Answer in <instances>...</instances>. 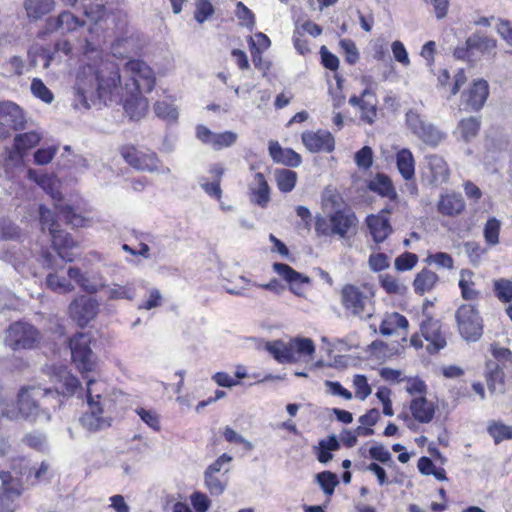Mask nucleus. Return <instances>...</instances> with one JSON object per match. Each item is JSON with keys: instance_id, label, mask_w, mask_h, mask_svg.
Returning <instances> with one entry per match:
<instances>
[{"instance_id": "1", "label": "nucleus", "mask_w": 512, "mask_h": 512, "mask_svg": "<svg viewBox=\"0 0 512 512\" xmlns=\"http://www.w3.org/2000/svg\"><path fill=\"white\" fill-rule=\"evenodd\" d=\"M59 388L51 390L40 386L22 388L18 393L17 407L6 398H0V416L9 420L22 417L29 421L51 418V411L60 408Z\"/></svg>"}, {"instance_id": "2", "label": "nucleus", "mask_w": 512, "mask_h": 512, "mask_svg": "<svg viewBox=\"0 0 512 512\" xmlns=\"http://www.w3.org/2000/svg\"><path fill=\"white\" fill-rule=\"evenodd\" d=\"M121 82L119 69L114 63L103 64L100 70L92 65L84 66L77 74L74 86L73 106L89 109L96 98L106 101Z\"/></svg>"}, {"instance_id": "3", "label": "nucleus", "mask_w": 512, "mask_h": 512, "mask_svg": "<svg viewBox=\"0 0 512 512\" xmlns=\"http://www.w3.org/2000/svg\"><path fill=\"white\" fill-rule=\"evenodd\" d=\"M85 16L92 22L89 33L99 38L102 34L112 36L122 32L127 24L126 16L118 12H107L105 6L100 3L84 4Z\"/></svg>"}, {"instance_id": "4", "label": "nucleus", "mask_w": 512, "mask_h": 512, "mask_svg": "<svg viewBox=\"0 0 512 512\" xmlns=\"http://www.w3.org/2000/svg\"><path fill=\"white\" fill-rule=\"evenodd\" d=\"M49 234L55 253L51 252L49 249H42L37 261H39L44 268L56 271L62 269L64 263L73 261V254L69 250L76 247L77 243L69 233L61 230L60 226L51 229Z\"/></svg>"}, {"instance_id": "5", "label": "nucleus", "mask_w": 512, "mask_h": 512, "mask_svg": "<svg viewBox=\"0 0 512 512\" xmlns=\"http://www.w3.org/2000/svg\"><path fill=\"white\" fill-rule=\"evenodd\" d=\"M266 350L279 363H294L310 358L315 353V344L310 338L295 337L267 342Z\"/></svg>"}, {"instance_id": "6", "label": "nucleus", "mask_w": 512, "mask_h": 512, "mask_svg": "<svg viewBox=\"0 0 512 512\" xmlns=\"http://www.w3.org/2000/svg\"><path fill=\"white\" fill-rule=\"evenodd\" d=\"M122 73L126 78V91L149 93L153 90L156 77L154 71L142 60H129L125 63Z\"/></svg>"}, {"instance_id": "7", "label": "nucleus", "mask_w": 512, "mask_h": 512, "mask_svg": "<svg viewBox=\"0 0 512 512\" xmlns=\"http://www.w3.org/2000/svg\"><path fill=\"white\" fill-rule=\"evenodd\" d=\"M41 334L33 325L17 321L9 325L5 332L4 343L10 349L30 350L38 346Z\"/></svg>"}, {"instance_id": "8", "label": "nucleus", "mask_w": 512, "mask_h": 512, "mask_svg": "<svg viewBox=\"0 0 512 512\" xmlns=\"http://www.w3.org/2000/svg\"><path fill=\"white\" fill-rule=\"evenodd\" d=\"M334 212L329 217L328 229L331 235L346 238L351 229L356 228L358 219L350 207H348L339 195L329 199Z\"/></svg>"}, {"instance_id": "9", "label": "nucleus", "mask_w": 512, "mask_h": 512, "mask_svg": "<svg viewBox=\"0 0 512 512\" xmlns=\"http://www.w3.org/2000/svg\"><path fill=\"white\" fill-rule=\"evenodd\" d=\"M342 303L345 309L361 320L370 319L374 314V305L371 297L354 285H346L341 292Z\"/></svg>"}, {"instance_id": "10", "label": "nucleus", "mask_w": 512, "mask_h": 512, "mask_svg": "<svg viewBox=\"0 0 512 512\" xmlns=\"http://www.w3.org/2000/svg\"><path fill=\"white\" fill-rule=\"evenodd\" d=\"M455 319L460 335L467 341H477L483 333V321L477 308L472 304L458 307Z\"/></svg>"}, {"instance_id": "11", "label": "nucleus", "mask_w": 512, "mask_h": 512, "mask_svg": "<svg viewBox=\"0 0 512 512\" xmlns=\"http://www.w3.org/2000/svg\"><path fill=\"white\" fill-rule=\"evenodd\" d=\"M69 347L74 363L82 375L95 370L96 361L90 348V336L84 333H78L69 341Z\"/></svg>"}, {"instance_id": "12", "label": "nucleus", "mask_w": 512, "mask_h": 512, "mask_svg": "<svg viewBox=\"0 0 512 512\" xmlns=\"http://www.w3.org/2000/svg\"><path fill=\"white\" fill-rule=\"evenodd\" d=\"M406 123L414 135L430 146H437L443 138V134L416 111L406 113Z\"/></svg>"}, {"instance_id": "13", "label": "nucleus", "mask_w": 512, "mask_h": 512, "mask_svg": "<svg viewBox=\"0 0 512 512\" xmlns=\"http://www.w3.org/2000/svg\"><path fill=\"white\" fill-rule=\"evenodd\" d=\"M21 493L19 479L12 477L9 472L0 470V512H14L16 500Z\"/></svg>"}, {"instance_id": "14", "label": "nucleus", "mask_w": 512, "mask_h": 512, "mask_svg": "<svg viewBox=\"0 0 512 512\" xmlns=\"http://www.w3.org/2000/svg\"><path fill=\"white\" fill-rule=\"evenodd\" d=\"M121 155L130 166L137 170L158 171L160 160L154 152L141 151L134 146H124L121 148Z\"/></svg>"}, {"instance_id": "15", "label": "nucleus", "mask_w": 512, "mask_h": 512, "mask_svg": "<svg viewBox=\"0 0 512 512\" xmlns=\"http://www.w3.org/2000/svg\"><path fill=\"white\" fill-rule=\"evenodd\" d=\"M99 303L96 299L80 296L74 299L69 305L70 316L79 326H86L98 314Z\"/></svg>"}, {"instance_id": "16", "label": "nucleus", "mask_w": 512, "mask_h": 512, "mask_svg": "<svg viewBox=\"0 0 512 512\" xmlns=\"http://www.w3.org/2000/svg\"><path fill=\"white\" fill-rule=\"evenodd\" d=\"M85 21L75 16L70 11H63L56 17H49L45 22V30L48 33L65 34L76 31L78 28L83 27Z\"/></svg>"}, {"instance_id": "17", "label": "nucleus", "mask_w": 512, "mask_h": 512, "mask_svg": "<svg viewBox=\"0 0 512 512\" xmlns=\"http://www.w3.org/2000/svg\"><path fill=\"white\" fill-rule=\"evenodd\" d=\"M25 117L22 109L13 102L0 103V130L24 128Z\"/></svg>"}, {"instance_id": "18", "label": "nucleus", "mask_w": 512, "mask_h": 512, "mask_svg": "<svg viewBox=\"0 0 512 512\" xmlns=\"http://www.w3.org/2000/svg\"><path fill=\"white\" fill-rule=\"evenodd\" d=\"M273 270L289 284L292 293L297 296L303 295L304 287L309 284L308 277L297 272L291 266L285 263H274Z\"/></svg>"}, {"instance_id": "19", "label": "nucleus", "mask_w": 512, "mask_h": 512, "mask_svg": "<svg viewBox=\"0 0 512 512\" xmlns=\"http://www.w3.org/2000/svg\"><path fill=\"white\" fill-rule=\"evenodd\" d=\"M89 410L84 413L80 418V423L83 428L90 432H97L110 427L111 419L102 416L104 407L99 404L88 405Z\"/></svg>"}, {"instance_id": "20", "label": "nucleus", "mask_w": 512, "mask_h": 512, "mask_svg": "<svg viewBox=\"0 0 512 512\" xmlns=\"http://www.w3.org/2000/svg\"><path fill=\"white\" fill-rule=\"evenodd\" d=\"M425 175L433 185L446 182L449 178V168L446 161L438 155L425 157Z\"/></svg>"}, {"instance_id": "21", "label": "nucleus", "mask_w": 512, "mask_h": 512, "mask_svg": "<svg viewBox=\"0 0 512 512\" xmlns=\"http://www.w3.org/2000/svg\"><path fill=\"white\" fill-rule=\"evenodd\" d=\"M421 332L426 341L429 342L427 347L429 352H438L446 346V339L441 332V325L438 320L428 318L422 321Z\"/></svg>"}, {"instance_id": "22", "label": "nucleus", "mask_w": 512, "mask_h": 512, "mask_svg": "<svg viewBox=\"0 0 512 512\" xmlns=\"http://www.w3.org/2000/svg\"><path fill=\"white\" fill-rule=\"evenodd\" d=\"M54 388H50L51 390H56L59 388V399L62 401L61 396L70 397L75 394L77 389L80 387L79 380L72 375L66 367H59L55 369L54 372Z\"/></svg>"}, {"instance_id": "23", "label": "nucleus", "mask_w": 512, "mask_h": 512, "mask_svg": "<svg viewBox=\"0 0 512 512\" xmlns=\"http://www.w3.org/2000/svg\"><path fill=\"white\" fill-rule=\"evenodd\" d=\"M251 203L266 208L270 202V187L263 173L254 174L253 181L249 184Z\"/></svg>"}, {"instance_id": "24", "label": "nucleus", "mask_w": 512, "mask_h": 512, "mask_svg": "<svg viewBox=\"0 0 512 512\" xmlns=\"http://www.w3.org/2000/svg\"><path fill=\"white\" fill-rule=\"evenodd\" d=\"M41 140L36 132H27L17 134L14 138L13 148L9 151V159L12 161H22L25 152L35 147Z\"/></svg>"}, {"instance_id": "25", "label": "nucleus", "mask_w": 512, "mask_h": 512, "mask_svg": "<svg viewBox=\"0 0 512 512\" xmlns=\"http://www.w3.org/2000/svg\"><path fill=\"white\" fill-rule=\"evenodd\" d=\"M489 94L488 83L485 80H477L472 87L463 94L466 106L472 110H480Z\"/></svg>"}, {"instance_id": "26", "label": "nucleus", "mask_w": 512, "mask_h": 512, "mask_svg": "<svg viewBox=\"0 0 512 512\" xmlns=\"http://www.w3.org/2000/svg\"><path fill=\"white\" fill-rule=\"evenodd\" d=\"M123 101L124 109L131 119L138 120L147 112L148 101L143 97V93L126 91Z\"/></svg>"}, {"instance_id": "27", "label": "nucleus", "mask_w": 512, "mask_h": 512, "mask_svg": "<svg viewBox=\"0 0 512 512\" xmlns=\"http://www.w3.org/2000/svg\"><path fill=\"white\" fill-rule=\"evenodd\" d=\"M269 154L272 159L290 167H298L301 164V156L290 148H282L278 142L270 141Z\"/></svg>"}, {"instance_id": "28", "label": "nucleus", "mask_w": 512, "mask_h": 512, "mask_svg": "<svg viewBox=\"0 0 512 512\" xmlns=\"http://www.w3.org/2000/svg\"><path fill=\"white\" fill-rule=\"evenodd\" d=\"M410 411L415 420L420 423H430L435 414V405L425 397L420 396L411 400Z\"/></svg>"}, {"instance_id": "29", "label": "nucleus", "mask_w": 512, "mask_h": 512, "mask_svg": "<svg viewBox=\"0 0 512 512\" xmlns=\"http://www.w3.org/2000/svg\"><path fill=\"white\" fill-rule=\"evenodd\" d=\"M465 208V202L460 194L451 193L441 195L437 209L444 216H456L462 213Z\"/></svg>"}, {"instance_id": "30", "label": "nucleus", "mask_w": 512, "mask_h": 512, "mask_svg": "<svg viewBox=\"0 0 512 512\" xmlns=\"http://www.w3.org/2000/svg\"><path fill=\"white\" fill-rule=\"evenodd\" d=\"M87 384V404H99L105 406L107 402L106 394L108 385L102 380L89 378L87 374L83 375Z\"/></svg>"}, {"instance_id": "31", "label": "nucleus", "mask_w": 512, "mask_h": 512, "mask_svg": "<svg viewBox=\"0 0 512 512\" xmlns=\"http://www.w3.org/2000/svg\"><path fill=\"white\" fill-rule=\"evenodd\" d=\"M486 382L491 393L505 392L504 372L498 363L489 361L486 364Z\"/></svg>"}, {"instance_id": "32", "label": "nucleus", "mask_w": 512, "mask_h": 512, "mask_svg": "<svg viewBox=\"0 0 512 512\" xmlns=\"http://www.w3.org/2000/svg\"><path fill=\"white\" fill-rule=\"evenodd\" d=\"M366 221L370 233L376 243L383 242L392 232L389 220L384 217L370 215L367 217Z\"/></svg>"}, {"instance_id": "33", "label": "nucleus", "mask_w": 512, "mask_h": 512, "mask_svg": "<svg viewBox=\"0 0 512 512\" xmlns=\"http://www.w3.org/2000/svg\"><path fill=\"white\" fill-rule=\"evenodd\" d=\"M409 326L408 320L405 316L393 312L387 314L379 327V332L383 336H391L397 332V330H406Z\"/></svg>"}, {"instance_id": "34", "label": "nucleus", "mask_w": 512, "mask_h": 512, "mask_svg": "<svg viewBox=\"0 0 512 512\" xmlns=\"http://www.w3.org/2000/svg\"><path fill=\"white\" fill-rule=\"evenodd\" d=\"M24 8L30 20L37 21L55 8L54 0H25Z\"/></svg>"}, {"instance_id": "35", "label": "nucleus", "mask_w": 512, "mask_h": 512, "mask_svg": "<svg viewBox=\"0 0 512 512\" xmlns=\"http://www.w3.org/2000/svg\"><path fill=\"white\" fill-rule=\"evenodd\" d=\"M466 44L471 49L473 55L475 52L484 55L489 54L496 48L497 41L492 37L473 33L467 38Z\"/></svg>"}, {"instance_id": "36", "label": "nucleus", "mask_w": 512, "mask_h": 512, "mask_svg": "<svg viewBox=\"0 0 512 512\" xmlns=\"http://www.w3.org/2000/svg\"><path fill=\"white\" fill-rule=\"evenodd\" d=\"M359 109L362 120L369 124L374 123L377 116V99L375 93L369 87L362 92V103Z\"/></svg>"}, {"instance_id": "37", "label": "nucleus", "mask_w": 512, "mask_h": 512, "mask_svg": "<svg viewBox=\"0 0 512 512\" xmlns=\"http://www.w3.org/2000/svg\"><path fill=\"white\" fill-rule=\"evenodd\" d=\"M438 281L439 277L435 272L424 268L416 275L414 279V291L419 295H423L432 291Z\"/></svg>"}, {"instance_id": "38", "label": "nucleus", "mask_w": 512, "mask_h": 512, "mask_svg": "<svg viewBox=\"0 0 512 512\" xmlns=\"http://www.w3.org/2000/svg\"><path fill=\"white\" fill-rule=\"evenodd\" d=\"M109 300H128L132 301L136 296V290L133 283L120 285L113 283L111 285H102Z\"/></svg>"}, {"instance_id": "39", "label": "nucleus", "mask_w": 512, "mask_h": 512, "mask_svg": "<svg viewBox=\"0 0 512 512\" xmlns=\"http://www.w3.org/2000/svg\"><path fill=\"white\" fill-rule=\"evenodd\" d=\"M396 164L399 173L406 181L414 179L415 162L412 153L408 149H401L397 152Z\"/></svg>"}, {"instance_id": "40", "label": "nucleus", "mask_w": 512, "mask_h": 512, "mask_svg": "<svg viewBox=\"0 0 512 512\" xmlns=\"http://www.w3.org/2000/svg\"><path fill=\"white\" fill-rule=\"evenodd\" d=\"M474 273L469 269H462L460 271L459 288L461 296L464 300L473 301L477 300L480 296L479 291L475 289L473 281Z\"/></svg>"}, {"instance_id": "41", "label": "nucleus", "mask_w": 512, "mask_h": 512, "mask_svg": "<svg viewBox=\"0 0 512 512\" xmlns=\"http://www.w3.org/2000/svg\"><path fill=\"white\" fill-rule=\"evenodd\" d=\"M370 189L383 197H387L390 201L398 199L397 192L390 178L384 174H378L370 183Z\"/></svg>"}, {"instance_id": "42", "label": "nucleus", "mask_w": 512, "mask_h": 512, "mask_svg": "<svg viewBox=\"0 0 512 512\" xmlns=\"http://www.w3.org/2000/svg\"><path fill=\"white\" fill-rule=\"evenodd\" d=\"M229 469H225L221 475L211 474L204 472V483L211 495H221L228 484V473Z\"/></svg>"}, {"instance_id": "43", "label": "nucleus", "mask_w": 512, "mask_h": 512, "mask_svg": "<svg viewBox=\"0 0 512 512\" xmlns=\"http://www.w3.org/2000/svg\"><path fill=\"white\" fill-rule=\"evenodd\" d=\"M156 116L167 123H175L178 120L179 112L177 106L170 101L160 100L154 104Z\"/></svg>"}, {"instance_id": "44", "label": "nucleus", "mask_w": 512, "mask_h": 512, "mask_svg": "<svg viewBox=\"0 0 512 512\" xmlns=\"http://www.w3.org/2000/svg\"><path fill=\"white\" fill-rule=\"evenodd\" d=\"M57 216L63 220L66 224L72 227H81L84 224V218L76 213L73 208L69 205L61 203L55 204Z\"/></svg>"}, {"instance_id": "45", "label": "nucleus", "mask_w": 512, "mask_h": 512, "mask_svg": "<svg viewBox=\"0 0 512 512\" xmlns=\"http://www.w3.org/2000/svg\"><path fill=\"white\" fill-rule=\"evenodd\" d=\"M480 124L481 122L478 117L462 119L457 126V132L464 141L468 142L476 137L480 129Z\"/></svg>"}, {"instance_id": "46", "label": "nucleus", "mask_w": 512, "mask_h": 512, "mask_svg": "<svg viewBox=\"0 0 512 512\" xmlns=\"http://www.w3.org/2000/svg\"><path fill=\"white\" fill-rule=\"evenodd\" d=\"M278 189L283 193L292 191L297 182L296 172L289 169H279L275 172Z\"/></svg>"}, {"instance_id": "47", "label": "nucleus", "mask_w": 512, "mask_h": 512, "mask_svg": "<svg viewBox=\"0 0 512 512\" xmlns=\"http://www.w3.org/2000/svg\"><path fill=\"white\" fill-rule=\"evenodd\" d=\"M67 274L69 279L75 281L85 292L93 294L98 291V285L83 274L79 268L69 267Z\"/></svg>"}, {"instance_id": "48", "label": "nucleus", "mask_w": 512, "mask_h": 512, "mask_svg": "<svg viewBox=\"0 0 512 512\" xmlns=\"http://www.w3.org/2000/svg\"><path fill=\"white\" fill-rule=\"evenodd\" d=\"M46 285L49 289L59 294L70 293L74 290V285L69 280L56 273H49L47 275Z\"/></svg>"}, {"instance_id": "49", "label": "nucleus", "mask_w": 512, "mask_h": 512, "mask_svg": "<svg viewBox=\"0 0 512 512\" xmlns=\"http://www.w3.org/2000/svg\"><path fill=\"white\" fill-rule=\"evenodd\" d=\"M493 290L499 301L508 303L512 301V281L505 278L496 279Z\"/></svg>"}, {"instance_id": "50", "label": "nucleus", "mask_w": 512, "mask_h": 512, "mask_svg": "<svg viewBox=\"0 0 512 512\" xmlns=\"http://www.w3.org/2000/svg\"><path fill=\"white\" fill-rule=\"evenodd\" d=\"M235 15L239 20V24L241 26L247 27L250 31H252L255 27V15L254 13L241 1L237 2Z\"/></svg>"}, {"instance_id": "51", "label": "nucleus", "mask_w": 512, "mask_h": 512, "mask_svg": "<svg viewBox=\"0 0 512 512\" xmlns=\"http://www.w3.org/2000/svg\"><path fill=\"white\" fill-rule=\"evenodd\" d=\"M28 57L31 66H37V60L39 58L43 62V67L48 68L53 59V54L43 47L36 46L28 51Z\"/></svg>"}, {"instance_id": "52", "label": "nucleus", "mask_w": 512, "mask_h": 512, "mask_svg": "<svg viewBox=\"0 0 512 512\" xmlns=\"http://www.w3.org/2000/svg\"><path fill=\"white\" fill-rule=\"evenodd\" d=\"M31 92L45 103H51L54 99L53 93L47 88L44 82L39 78H34L31 83Z\"/></svg>"}, {"instance_id": "53", "label": "nucleus", "mask_w": 512, "mask_h": 512, "mask_svg": "<svg viewBox=\"0 0 512 512\" xmlns=\"http://www.w3.org/2000/svg\"><path fill=\"white\" fill-rule=\"evenodd\" d=\"M135 412L148 427H150L154 431L160 430L159 415L157 414L156 411L140 407L137 408Z\"/></svg>"}, {"instance_id": "54", "label": "nucleus", "mask_w": 512, "mask_h": 512, "mask_svg": "<svg viewBox=\"0 0 512 512\" xmlns=\"http://www.w3.org/2000/svg\"><path fill=\"white\" fill-rule=\"evenodd\" d=\"M249 47L252 57V62L256 69L262 71L263 75H266L267 71L270 69V62L264 61L262 58V52L259 49H256V44L252 37H249Z\"/></svg>"}, {"instance_id": "55", "label": "nucleus", "mask_w": 512, "mask_h": 512, "mask_svg": "<svg viewBox=\"0 0 512 512\" xmlns=\"http://www.w3.org/2000/svg\"><path fill=\"white\" fill-rule=\"evenodd\" d=\"M500 222L496 218L487 221L484 227V237L488 244L496 245L499 242Z\"/></svg>"}, {"instance_id": "56", "label": "nucleus", "mask_w": 512, "mask_h": 512, "mask_svg": "<svg viewBox=\"0 0 512 512\" xmlns=\"http://www.w3.org/2000/svg\"><path fill=\"white\" fill-rule=\"evenodd\" d=\"M353 385L355 388V396L360 400H365L372 393V389L364 375H355L353 378Z\"/></svg>"}, {"instance_id": "57", "label": "nucleus", "mask_w": 512, "mask_h": 512, "mask_svg": "<svg viewBox=\"0 0 512 512\" xmlns=\"http://www.w3.org/2000/svg\"><path fill=\"white\" fill-rule=\"evenodd\" d=\"M214 13V7L209 0H198L194 14L195 20L202 24Z\"/></svg>"}, {"instance_id": "58", "label": "nucleus", "mask_w": 512, "mask_h": 512, "mask_svg": "<svg viewBox=\"0 0 512 512\" xmlns=\"http://www.w3.org/2000/svg\"><path fill=\"white\" fill-rule=\"evenodd\" d=\"M428 264H435L440 268L453 269L454 260L448 253L437 252L429 254L425 260Z\"/></svg>"}, {"instance_id": "59", "label": "nucleus", "mask_w": 512, "mask_h": 512, "mask_svg": "<svg viewBox=\"0 0 512 512\" xmlns=\"http://www.w3.org/2000/svg\"><path fill=\"white\" fill-rule=\"evenodd\" d=\"M381 286L389 294H402L406 287L398 281L395 277L385 274L380 279Z\"/></svg>"}, {"instance_id": "60", "label": "nucleus", "mask_w": 512, "mask_h": 512, "mask_svg": "<svg viewBox=\"0 0 512 512\" xmlns=\"http://www.w3.org/2000/svg\"><path fill=\"white\" fill-rule=\"evenodd\" d=\"M464 250L468 255L470 262L474 266L480 264L482 256L485 254L486 249L481 247L477 242L468 241L464 243Z\"/></svg>"}, {"instance_id": "61", "label": "nucleus", "mask_w": 512, "mask_h": 512, "mask_svg": "<svg viewBox=\"0 0 512 512\" xmlns=\"http://www.w3.org/2000/svg\"><path fill=\"white\" fill-rule=\"evenodd\" d=\"M488 432L493 437L495 443H500L505 439H512L511 426L495 423L488 427Z\"/></svg>"}, {"instance_id": "62", "label": "nucleus", "mask_w": 512, "mask_h": 512, "mask_svg": "<svg viewBox=\"0 0 512 512\" xmlns=\"http://www.w3.org/2000/svg\"><path fill=\"white\" fill-rule=\"evenodd\" d=\"M39 217L42 231H45L47 229L50 233L51 229L59 227V224L55 220L52 211L44 205L39 206Z\"/></svg>"}, {"instance_id": "63", "label": "nucleus", "mask_w": 512, "mask_h": 512, "mask_svg": "<svg viewBox=\"0 0 512 512\" xmlns=\"http://www.w3.org/2000/svg\"><path fill=\"white\" fill-rule=\"evenodd\" d=\"M212 143L214 149H221L233 145L237 140V134L232 131H225L223 133H215Z\"/></svg>"}, {"instance_id": "64", "label": "nucleus", "mask_w": 512, "mask_h": 512, "mask_svg": "<svg viewBox=\"0 0 512 512\" xmlns=\"http://www.w3.org/2000/svg\"><path fill=\"white\" fill-rule=\"evenodd\" d=\"M418 257L414 253L405 252L395 259V268L398 271L411 270L417 263Z\"/></svg>"}]
</instances>
